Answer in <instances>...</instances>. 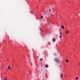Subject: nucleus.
Masks as SVG:
<instances>
[{
    "instance_id": "nucleus-16",
    "label": "nucleus",
    "mask_w": 80,
    "mask_h": 80,
    "mask_svg": "<svg viewBox=\"0 0 80 80\" xmlns=\"http://www.w3.org/2000/svg\"><path fill=\"white\" fill-rule=\"evenodd\" d=\"M78 65H80V63H78Z\"/></svg>"
},
{
    "instance_id": "nucleus-4",
    "label": "nucleus",
    "mask_w": 80,
    "mask_h": 80,
    "mask_svg": "<svg viewBox=\"0 0 80 80\" xmlns=\"http://www.w3.org/2000/svg\"><path fill=\"white\" fill-rule=\"evenodd\" d=\"M46 68H48V65H46L45 66Z\"/></svg>"
},
{
    "instance_id": "nucleus-17",
    "label": "nucleus",
    "mask_w": 80,
    "mask_h": 80,
    "mask_svg": "<svg viewBox=\"0 0 80 80\" xmlns=\"http://www.w3.org/2000/svg\"><path fill=\"white\" fill-rule=\"evenodd\" d=\"M65 77H66V76H65Z\"/></svg>"
},
{
    "instance_id": "nucleus-2",
    "label": "nucleus",
    "mask_w": 80,
    "mask_h": 80,
    "mask_svg": "<svg viewBox=\"0 0 80 80\" xmlns=\"http://www.w3.org/2000/svg\"><path fill=\"white\" fill-rule=\"evenodd\" d=\"M60 75L61 78H63V74H61Z\"/></svg>"
},
{
    "instance_id": "nucleus-7",
    "label": "nucleus",
    "mask_w": 80,
    "mask_h": 80,
    "mask_svg": "<svg viewBox=\"0 0 80 80\" xmlns=\"http://www.w3.org/2000/svg\"><path fill=\"white\" fill-rule=\"evenodd\" d=\"M4 80H7V78H4Z\"/></svg>"
},
{
    "instance_id": "nucleus-8",
    "label": "nucleus",
    "mask_w": 80,
    "mask_h": 80,
    "mask_svg": "<svg viewBox=\"0 0 80 80\" xmlns=\"http://www.w3.org/2000/svg\"><path fill=\"white\" fill-rule=\"evenodd\" d=\"M40 61H43V59L41 58L40 59Z\"/></svg>"
},
{
    "instance_id": "nucleus-11",
    "label": "nucleus",
    "mask_w": 80,
    "mask_h": 80,
    "mask_svg": "<svg viewBox=\"0 0 80 80\" xmlns=\"http://www.w3.org/2000/svg\"><path fill=\"white\" fill-rule=\"evenodd\" d=\"M59 38H62V36H61V35L59 36Z\"/></svg>"
},
{
    "instance_id": "nucleus-13",
    "label": "nucleus",
    "mask_w": 80,
    "mask_h": 80,
    "mask_svg": "<svg viewBox=\"0 0 80 80\" xmlns=\"http://www.w3.org/2000/svg\"><path fill=\"white\" fill-rule=\"evenodd\" d=\"M66 62H68V60H66Z\"/></svg>"
},
{
    "instance_id": "nucleus-6",
    "label": "nucleus",
    "mask_w": 80,
    "mask_h": 80,
    "mask_svg": "<svg viewBox=\"0 0 80 80\" xmlns=\"http://www.w3.org/2000/svg\"><path fill=\"white\" fill-rule=\"evenodd\" d=\"M66 33L67 34V33H69V31H67Z\"/></svg>"
},
{
    "instance_id": "nucleus-5",
    "label": "nucleus",
    "mask_w": 80,
    "mask_h": 80,
    "mask_svg": "<svg viewBox=\"0 0 80 80\" xmlns=\"http://www.w3.org/2000/svg\"><path fill=\"white\" fill-rule=\"evenodd\" d=\"M61 28H62V29H64V28H65V27L63 26H62L61 27Z\"/></svg>"
},
{
    "instance_id": "nucleus-1",
    "label": "nucleus",
    "mask_w": 80,
    "mask_h": 80,
    "mask_svg": "<svg viewBox=\"0 0 80 80\" xmlns=\"http://www.w3.org/2000/svg\"><path fill=\"white\" fill-rule=\"evenodd\" d=\"M55 61H56V62H58V63H59V62H60V60L57 58L55 59Z\"/></svg>"
},
{
    "instance_id": "nucleus-14",
    "label": "nucleus",
    "mask_w": 80,
    "mask_h": 80,
    "mask_svg": "<svg viewBox=\"0 0 80 80\" xmlns=\"http://www.w3.org/2000/svg\"><path fill=\"white\" fill-rule=\"evenodd\" d=\"M43 16H42L41 17V19H42V18H43Z\"/></svg>"
},
{
    "instance_id": "nucleus-12",
    "label": "nucleus",
    "mask_w": 80,
    "mask_h": 80,
    "mask_svg": "<svg viewBox=\"0 0 80 80\" xmlns=\"http://www.w3.org/2000/svg\"><path fill=\"white\" fill-rule=\"evenodd\" d=\"M78 77H77L76 78V80H78Z\"/></svg>"
},
{
    "instance_id": "nucleus-10",
    "label": "nucleus",
    "mask_w": 80,
    "mask_h": 80,
    "mask_svg": "<svg viewBox=\"0 0 80 80\" xmlns=\"http://www.w3.org/2000/svg\"><path fill=\"white\" fill-rule=\"evenodd\" d=\"M60 35H62V32H60Z\"/></svg>"
},
{
    "instance_id": "nucleus-9",
    "label": "nucleus",
    "mask_w": 80,
    "mask_h": 80,
    "mask_svg": "<svg viewBox=\"0 0 80 80\" xmlns=\"http://www.w3.org/2000/svg\"><path fill=\"white\" fill-rule=\"evenodd\" d=\"M8 69H10V66H9L8 67Z\"/></svg>"
},
{
    "instance_id": "nucleus-15",
    "label": "nucleus",
    "mask_w": 80,
    "mask_h": 80,
    "mask_svg": "<svg viewBox=\"0 0 80 80\" xmlns=\"http://www.w3.org/2000/svg\"><path fill=\"white\" fill-rule=\"evenodd\" d=\"M49 12H51V9H49Z\"/></svg>"
},
{
    "instance_id": "nucleus-3",
    "label": "nucleus",
    "mask_w": 80,
    "mask_h": 80,
    "mask_svg": "<svg viewBox=\"0 0 80 80\" xmlns=\"http://www.w3.org/2000/svg\"><path fill=\"white\" fill-rule=\"evenodd\" d=\"M53 42H55L56 41V39H55V38H53Z\"/></svg>"
}]
</instances>
